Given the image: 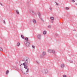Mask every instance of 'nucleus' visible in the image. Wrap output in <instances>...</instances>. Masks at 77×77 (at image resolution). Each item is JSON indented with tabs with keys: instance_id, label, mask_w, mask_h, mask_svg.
<instances>
[{
	"instance_id": "f257e3e1",
	"label": "nucleus",
	"mask_w": 77,
	"mask_h": 77,
	"mask_svg": "<svg viewBox=\"0 0 77 77\" xmlns=\"http://www.w3.org/2000/svg\"><path fill=\"white\" fill-rule=\"evenodd\" d=\"M24 61L25 62V63H24L23 64V65L24 66V68H25V69H27V71L26 72H24V74H27L28 73H29V68H27V65H29V63H30V61H28L27 60V59L26 58H25L23 59Z\"/></svg>"
},
{
	"instance_id": "f03ea898",
	"label": "nucleus",
	"mask_w": 77,
	"mask_h": 77,
	"mask_svg": "<svg viewBox=\"0 0 77 77\" xmlns=\"http://www.w3.org/2000/svg\"><path fill=\"white\" fill-rule=\"evenodd\" d=\"M46 55V53H45V52H43L42 55H41L40 56L41 57H44Z\"/></svg>"
},
{
	"instance_id": "7ed1b4c3",
	"label": "nucleus",
	"mask_w": 77,
	"mask_h": 77,
	"mask_svg": "<svg viewBox=\"0 0 77 77\" xmlns=\"http://www.w3.org/2000/svg\"><path fill=\"white\" fill-rule=\"evenodd\" d=\"M42 72H44V74H47L48 72V70L45 69L44 70L42 71Z\"/></svg>"
},
{
	"instance_id": "20e7f679",
	"label": "nucleus",
	"mask_w": 77,
	"mask_h": 77,
	"mask_svg": "<svg viewBox=\"0 0 77 77\" xmlns=\"http://www.w3.org/2000/svg\"><path fill=\"white\" fill-rule=\"evenodd\" d=\"M37 38L39 40H40L41 39V35L38 34L37 35Z\"/></svg>"
},
{
	"instance_id": "39448f33",
	"label": "nucleus",
	"mask_w": 77,
	"mask_h": 77,
	"mask_svg": "<svg viewBox=\"0 0 77 77\" xmlns=\"http://www.w3.org/2000/svg\"><path fill=\"white\" fill-rule=\"evenodd\" d=\"M23 62H24V60H20V64L22 65H23V63H23Z\"/></svg>"
},
{
	"instance_id": "423d86ee",
	"label": "nucleus",
	"mask_w": 77,
	"mask_h": 77,
	"mask_svg": "<svg viewBox=\"0 0 77 77\" xmlns=\"http://www.w3.org/2000/svg\"><path fill=\"white\" fill-rule=\"evenodd\" d=\"M27 42V43H26V45L27 47H29V44L30 43V42Z\"/></svg>"
},
{
	"instance_id": "0eeeda50",
	"label": "nucleus",
	"mask_w": 77,
	"mask_h": 77,
	"mask_svg": "<svg viewBox=\"0 0 77 77\" xmlns=\"http://www.w3.org/2000/svg\"><path fill=\"white\" fill-rule=\"evenodd\" d=\"M29 12H30L31 13V14H32L33 15V13H34V11H33V10H32V9L29 10Z\"/></svg>"
},
{
	"instance_id": "6e6552de",
	"label": "nucleus",
	"mask_w": 77,
	"mask_h": 77,
	"mask_svg": "<svg viewBox=\"0 0 77 77\" xmlns=\"http://www.w3.org/2000/svg\"><path fill=\"white\" fill-rule=\"evenodd\" d=\"M64 66H65V65L64 64H62L61 65V68H63Z\"/></svg>"
},
{
	"instance_id": "1a4fd4ad",
	"label": "nucleus",
	"mask_w": 77,
	"mask_h": 77,
	"mask_svg": "<svg viewBox=\"0 0 77 77\" xmlns=\"http://www.w3.org/2000/svg\"><path fill=\"white\" fill-rule=\"evenodd\" d=\"M48 51L49 53H51V52H52V51H53V50H51V49H48Z\"/></svg>"
},
{
	"instance_id": "9d476101",
	"label": "nucleus",
	"mask_w": 77,
	"mask_h": 77,
	"mask_svg": "<svg viewBox=\"0 0 77 77\" xmlns=\"http://www.w3.org/2000/svg\"><path fill=\"white\" fill-rule=\"evenodd\" d=\"M27 5L28 7H29V6H30V3L29 2H27Z\"/></svg>"
},
{
	"instance_id": "9b49d317",
	"label": "nucleus",
	"mask_w": 77,
	"mask_h": 77,
	"mask_svg": "<svg viewBox=\"0 0 77 77\" xmlns=\"http://www.w3.org/2000/svg\"><path fill=\"white\" fill-rule=\"evenodd\" d=\"M33 23H34V24H36V21L35 19H33Z\"/></svg>"
},
{
	"instance_id": "f8f14e48",
	"label": "nucleus",
	"mask_w": 77,
	"mask_h": 77,
	"mask_svg": "<svg viewBox=\"0 0 77 77\" xmlns=\"http://www.w3.org/2000/svg\"><path fill=\"white\" fill-rule=\"evenodd\" d=\"M20 45V43L19 42H18V43H17V46L18 47Z\"/></svg>"
},
{
	"instance_id": "ddd939ff",
	"label": "nucleus",
	"mask_w": 77,
	"mask_h": 77,
	"mask_svg": "<svg viewBox=\"0 0 77 77\" xmlns=\"http://www.w3.org/2000/svg\"><path fill=\"white\" fill-rule=\"evenodd\" d=\"M21 37L22 39H24V37L23 36V35H21Z\"/></svg>"
},
{
	"instance_id": "4468645a",
	"label": "nucleus",
	"mask_w": 77,
	"mask_h": 77,
	"mask_svg": "<svg viewBox=\"0 0 77 77\" xmlns=\"http://www.w3.org/2000/svg\"><path fill=\"white\" fill-rule=\"evenodd\" d=\"M40 19H41L42 20V21H44V19H42V18H41V17H40Z\"/></svg>"
},
{
	"instance_id": "2eb2a0df",
	"label": "nucleus",
	"mask_w": 77,
	"mask_h": 77,
	"mask_svg": "<svg viewBox=\"0 0 77 77\" xmlns=\"http://www.w3.org/2000/svg\"><path fill=\"white\" fill-rule=\"evenodd\" d=\"M38 16H39V18H40V17H41V13L39 12L38 13Z\"/></svg>"
},
{
	"instance_id": "dca6fc26",
	"label": "nucleus",
	"mask_w": 77,
	"mask_h": 77,
	"mask_svg": "<svg viewBox=\"0 0 77 77\" xmlns=\"http://www.w3.org/2000/svg\"><path fill=\"white\" fill-rule=\"evenodd\" d=\"M25 40L26 41H29V39H28V38H25Z\"/></svg>"
},
{
	"instance_id": "f3484780",
	"label": "nucleus",
	"mask_w": 77,
	"mask_h": 77,
	"mask_svg": "<svg viewBox=\"0 0 77 77\" xmlns=\"http://www.w3.org/2000/svg\"><path fill=\"white\" fill-rule=\"evenodd\" d=\"M50 19L51 20H54V18L53 17H50Z\"/></svg>"
},
{
	"instance_id": "a211bd4d",
	"label": "nucleus",
	"mask_w": 77,
	"mask_h": 77,
	"mask_svg": "<svg viewBox=\"0 0 77 77\" xmlns=\"http://www.w3.org/2000/svg\"><path fill=\"white\" fill-rule=\"evenodd\" d=\"M65 9L66 10H69V8L68 7H66Z\"/></svg>"
},
{
	"instance_id": "6ab92c4d",
	"label": "nucleus",
	"mask_w": 77,
	"mask_h": 77,
	"mask_svg": "<svg viewBox=\"0 0 77 77\" xmlns=\"http://www.w3.org/2000/svg\"><path fill=\"white\" fill-rule=\"evenodd\" d=\"M0 50L1 51H3V49L1 47H0Z\"/></svg>"
},
{
	"instance_id": "aec40b11",
	"label": "nucleus",
	"mask_w": 77,
	"mask_h": 77,
	"mask_svg": "<svg viewBox=\"0 0 77 77\" xmlns=\"http://www.w3.org/2000/svg\"><path fill=\"white\" fill-rule=\"evenodd\" d=\"M16 12L17 14H19V12H18V10H17Z\"/></svg>"
},
{
	"instance_id": "412c9836",
	"label": "nucleus",
	"mask_w": 77,
	"mask_h": 77,
	"mask_svg": "<svg viewBox=\"0 0 77 77\" xmlns=\"http://www.w3.org/2000/svg\"><path fill=\"white\" fill-rule=\"evenodd\" d=\"M47 33V32L45 31H44V32H43V33L44 34V35H45Z\"/></svg>"
},
{
	"instance_id": "4be33fe9",
	"label": "nucleus",
	"mask_w": 77,
	"mask_h": 77,
	"mask_svg": "<svg viewBox=\"0 0 77 77\" xmlns=\"http://www.w3.org/2000/svg\"><path fill=\"white\" fill-rule=\"evenodd\" d=\"M9 71L8 70H7L6 72V74H8V73H9Z\"/></svg>"
},
{
	"instance_id": "5701e85b",
	"label": "nucleus",
	"mask_w": 77,
	"mask_h": 77,
	"mask_svg": "<svg viewBox=\"0 0 77 77\" xmlns=\"http://www.w3.org/2000/svg\"><path fill=\"white\" fill-rule=\"evenodd\" d=\"M52 53H54V54H55V51H54L53 50V51L52 50Z\"/></svg>"
},
{
	"instance_id": "b1692460",
	"label": "nucleus",
	"mask_w": 77,
	"mask_h": 77,
	"mask_svg": "<svg viewBox=\"0 0 77 77\" xmlns=\"http://www.w3.org/2000/svg\"><path fill=\"white\" fill-rule=\"evenodd\" d=\"M55 2V3H56V5H57V6H58L59 5V4H58V3L56 2Z\"/></svg>"
},
{
	"instance_id": "393cba45",
	"label": "nucleus",
	"mask_w": 77,
	"mask_h": 77,
	"mask_svg": "<svg viewBox=\"0 0 77 77\" xmlns=\"http://www.w3.org/2000/svg\"><path fill=\"white\" fill-rule=\"evenodd\" d=\"M3 23H4V24H6V22H5V20H4L3 21Z\"/></svg>"
},
{
	"instance_id": "a878e982",
	"label": "nucleus",
	"mask_w": 77,
	"mask_h": 77,
	"mask_svg": "<svg viewBox=\"0 0 77 77\" xmlns=\"http://www.w3.org/2000/svg\"><path fill=\"white\" fill-rule=\"evenodd\" d=\"M50 10H51V11L52 10V8H51V7H50Z\"/></svg>"
},
{
	"instance_id": "bb28decb",
	"label": "nucleus",
	"mask_w": 77,
	"mask_h": 77,
	"mask_svg": "<svg viewBox=\"0 0 77 77\" xmlns=\"http://www.w3.org/2000/svg\"><path fill=\"white\" fill-rule=\"evenodd\" d=\"M48 28H49L50 29V28H51V26H48Z\"/></svg>"
},
{
	"instance_id": "cd10ccee",
	"label": "nucleus",
	"mask_w": 77,
	"mask_h": 77,
	"mask_svg": "<svg viewBox=\"0 0 77 77\" xmlns=\"http://www.w3.org/2000/svg\"><path fill=\"white\" fill-rule=\"evenodd\" d=\"M55 36H59V35L57 34H56Z\"/></svg>"
},
{
	"instance_id": "c85d7f7f",
	"label": "nucleus",
	"mask_w": 77,
	"mask_h": 77,
	"mask_svg": "<svg viewBox=\"0 0 77 77\" xmlns=\"http://www.w3.org/2000/svg\"><path fill=\"white\" fill-rule=\"evenodd\" d=\"M32 48H35V47L34 45H32Z\"/></svg>"
},
{
	"instance_id": "c756f323",
	"label": "nucleus",
	"mask_w": 77,
	"mask_h": 77,
	"mask_svg": "<svg viewBox=\"0 0 77 77\" xmlns=\"http://www.w3.org/2000/svg\"><path fill=\"white\" fill-rule=\"evenodd\" d=\"M63 77H66V76L65 75H64L63 76Z\"/></svg>"
},
{
	"instance_id": "7c9ffc66",
	"label": "nucleus",
	"mask_w": 77,
	"mask_h": 77,
	"mask_svg": "<svg viewBox=\"0 0 77 77\" xmlns=\"http://www.w3.org/2000/svg\"><path fill=\"white\" fill-rule=\"evenodd\" d=\"M70 63H72V60H70Z\"/></svg>"
},
{
	"instance_id": "2f4dec72",
	"label": "nucleus",
	"mask_w": 77,
	"mask_h": 77,
	"mask_svg": "<svg viewBox=\"0 0 77 77\" xmlns=\"http://www.w3.org/2000/svg\"><path fill=\"white\" fill-rule=\"evenodd\" d=\"M72 2H73L74 3V2H75V1L74 0H72Z\"/></svg>"
},
{
	"instance_id": "473e14b6",
	"label": "nucleus",
	"mask_w": 77,
	"mask_h": 77,
	"mask_svg": "<svg viewBox=\"0 0 77 77\" xmlns=\"http://www.w3.org/2000/svg\"><path fill=\"white\" fill-rule=\"evenodd\" d=\"M0 4L1 6H3V5L2 4L0 3Z\"/></svg>"
},
{
	"instance_id": "72a5a7b5",
	"label": "nucleus",
	"mask_w": 77,
	"mask_h": 77,
	"mask_svg": "<svg viewBox=\"0 0 77 77\" xmlns=\"http://www.w3.org/2000/svg\"><path fill=\"white\" fill-rule=\"evenodd\" d=\"M37 63H39V62H38V61H37Z\"/></svg>"
},
{
	"instance_id": "f704fd0d",
	"label": "nucleus",
	"mask_w": 77,
	"mask_h": 77,
	"mask_svg": "<svg viewBox=\"0 0 77 77\" xmlns=\"http://www.w3.org/2000/svg\"><path fill=\"white\" fill-rule=\"evenodd\" d=\"M73 31H75V29H74V30H73Z\"/></svg>"
},
{
	"instance_id": "c9c22d12",
	"label": "nucleus",
	"mask_w": 77,
	"mask_h": 77,
	"mask_svg": "<svg viewBox=\"0 0 77 77\" xmlns=\"http://www.w3.org/2000/svg\"><path fill=\"white\" fill-rule=\"evenodd\" d=\"M75 4L76 5H77V3H75Z\"/></svg>"
},
{
	"instance_id": "e433bc0d",
	"label": "nucleus",
	"mask_w": 77,
	"mask_h": 77,
	"mask_svg": "<svg viewBox=\"0 0 77 77\" xmlns=\"http://www.w3.org/2000/svg\"><path fill=\"white\" fill-rule=\"evenodd\" d=\"M52 23H53V21H52Z\"/></svg>"
},
{
	"instance_id": "4c0bfd02",
	"label": "nucleus",
	"mask_w": 77,
	"mask_h": 77,
	"mask_svg": "<svg viewBox=\"0 0 77 77\" xmlns=\"http://www.w3.org/2000/svg\"><path fill=\"white\" fill-rule=\"evenodd\" d=\"M21 65H20V66H21Z\"/></svg>"
}]
</instances>
